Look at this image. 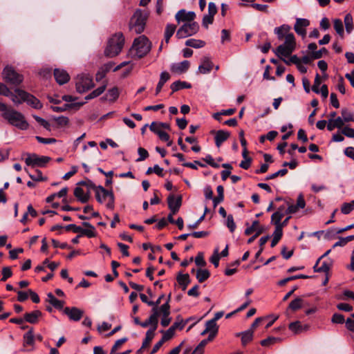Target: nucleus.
I'll return each mask as SVG.
<instances>
[{
	"instance_id": "nucleus-39",
	"label": "nucleus",
	"mask_w": 354,
	"mask_h": 354,
	"mask_svg": "<svg viewBox=\"0 0 354 354\" xmlns=\"http://www.w3.org/2000/svg\"><path fill=\"white\" fill-rule=\"evenodd\" d=\"M289 329L295 334L303 332V325L299 321L291 322L288 326Z\"/></svg>"
},
{
	"instance_id": "nucleus-47",
	"label": "nucleus",
	"mask_w": 354,
	"mask_h": 354,
	"mask_svg": "<svg viewBox=\"0 0 354 354\" xmlns=\"http://www.w3.org/2000/svg\"><path fill=\"white\" fill-rule=\"evenodd\" d=\"M353 17L351 16V15H350V14L346 15L344 17V24H345V26H346V30L348 33H350L353 28Z\"/></svg>"
},
{
	"instance_id": "nucleus-22",
	"label": "nucleus",
	"mask_w": 354,
	"mask_h": 354,
	"mask_svg": "<svg viewBox=\"0 0 354 354\" xmlns=\"http://www.w3.org/2000/svg\"><path fill=\"white\" fill-rule=\"evenodd\" d=\"M290 28H291L289 25L283 24L279 27L275 28L274 32L277 35L278 39L281 40L287 34L289 33Z\"/></svg>"
},
{
	"instance_id": "nucleus-59",
	"label": "nucleus",
	"mask_w": 354,
	"mask_h": 354,
	"mask_svg": "<svg viewBox=\"0 0 354 354\" xmlns=\"http://www.w3.org/2000/svg\"><path fill=\"white\" fill-rule=\"evenodd\" d=\"M138 153L140 156V157L136 160L138 162L142 161V160H145L149 156L148 151L142 147L138 148Z\"/></svg>"
},
{
	"instance_id": "nucleus-20",
	"label": "nucleus",
	"mask_w": 354,
	"mask_h": 354,
	"mask_svg": "<svg viewBox=\"0 0 354 354\" xmlns=\"http://www.w3.org/2000/svg\"><path fill=\"white\" fill-rule=\"evenodd\" d=\"M230 136V133L228 131L223 130L216 131L214 137L216 146L219 147L223 142L228 139Z\"/></svg>"
},
{
	"instance_id": "nucleus-7",
	"label": "nucleus",
	"mask_w": 354,
	"mask_h": 354,
	"mask_svg": "<svg viewBox=\"0 0 354 354\" xmlns=\"http://www.w3.org/2000/svg\"><path fill=\"white\" fill-rule=\"evenodd\" d=\"M2 74L5 81L12 85H19L24 80L23 75L18 73L11 66H6Z\"/></svg>"
},
{
	"instance_id": "nucleus-57",
	"label": "nucleus",
	"mask_w": 354,
	"mask_h": 354,
	"mask_svg": "<svg viewBox=\"0 0 354 354\" xmlns=\"http://www.w3.org/2000/svg\"><path fill=\"white\" fill-rule=\"evenodd\" d=\"M219 259H220V257H219V254H218V249L216 248L214 250V254L211 257L209 261L216 268L219 265Z\"/></svg>"
},
{
	"instance_id": "nucleus-50",
	"label": "nucleus",
	"mask_w": 354,
	"mask_h": 354,
	"mask_svg": "<svg viewBox=\"0 0 354 354\" xmlns=\"http://www.w3.org/2000/svg\"><path fill=\"white\" fill-rule=\"evenodd\" d=\"M342 119L345 122L354 121V115L352 112L347 111L346 109L342 110Z\"/></svg>"
},
{
	"instance_id": "nucleus-11",
	"label": "nucleus",
	"mask_w": 354,
	"mask_h": 354,
	"mask_svg": "<svg viewBox=\"0 0 354 354\" xmlns=\"http://www.w3.org/2000/svg\"><path fill=\"white\" fill-rule=\"evenodd\" d=\"M63 313L68 317V318L74 322L80 321L84 315V310L77 307H66L63 310Z\"/></svg>"
},
{
	"instance_id": "nucleus-58",
	"label": "nucleus",
	"mask_w": 354,
	"mask_h": 354,
	"mask_svg": "<svg viewBox=\"0 0 354 354\" xmlns=\"http://www.w3.org/2000/svg\"><path fill=\"white\" fill-rule=\"evenodd\" d=\"M2 278L1 281H6L9 277L12 276V270L9 267H4L2 269Z\"/></svg>"
},
{
	"instance_id": "nucleus-9",
	"label": "nucleus",
	"mask_w": 354,
	"mask_h": 354,
	"mask_svg": "<svg viewBox=\"0 0 354 354\" xmlns=\"http://www.w3.org/2000/svg\"><path fill=\"white\" fill-rule=\"evenodd\" d=\"M50 160L48 156H39L35 153L29 154L25 160V162L28 166L32 167H44Z\"/></svg>"
},
{
	"instance_id": "nucleus-21",
	"label": "nucleus",
	"mask_w": 354,
	"mask_h": 354,
	"mask_svg": "<svg viewBox=\"0 0 354 354\" xmlns=\"http://www.w3.org/2000/svg\"><path fill=\"white\" fill-rule=\"evenodd\" d=\"M74 195L81 203H85L89 200L90 192L84 194L82 188L77 187L74 189Z\"/></svg>"
},
{
	"instance_id": "nucleus-14",
	"label": "nucleus",
	"mask_w": 354,
	"mask_h": 354,
	"mask_svg": "<svg viewBox=\"0 0 354 354\" xmlns=\"http://www.w3.org/2000/svg\"><path fill=\"white\" fill-rule=\"evenodd\" d=\"M27 92L21 89H15V93L11 92L9 97L15 104L18 105L21 104L23 102H25L26 97H27Z\"/></svg>"
},
{
	"instance_id": "nucleus-6",
	"label": "nucleus",
	"mask_w": 354,
	"mask_h": 354,
	"mask_svg": "<svg viewBox=\"0 0 354 354\" xmlns=\"http://www.w3.org/2000/svg\"><path fill=\"white\" fill-rule=\"evenodd\" d=\"M76 90L80 93H84L94 87L91 76L86 74H81L77 76L75 82Z\"/></svg>"
},
{
	"instance_id": "nucleus-62",
	"label": "nucleus",
	"mask_w": 354,
	"mask_h": 354,
	"mask_svg": "<svg viewBox=\"0 0 354 354\" xmlns=\"http://www.w3.org/2000/svg\"><path fill=\"white\" fill-rule=\"evenodd\" d=\"M333 323L335 324H343L344 322V317L341 314L335 313L331 319Z\"/></svg>"
},
{
	"instance_id": "nucleus-45",
	"label": "nucleus",
	"mask_w": 354,
	"mask_h": 354,
	"mask_svg": "<svg viewBox=\"0 0 354 354\" xmlns=\"http://www.w3.org/2000/svg\"><path fill=\"white\" fill-rule=\"evenodd\" d=\"M284 213L280 211H277L271 216V221L274 224L275 227L278 226L281 218L283 217Z\"/></svg>"
},
{
	"instance_id": "nucleus-36",
	"label": "nucleus",
	"mask_w": 354,
	"mask_h": 354,
	"mask_svg": "<svg viewBox=\"0 0 354 354\" xmlns=\"http://www.w3.org/2000/svg\"><path fill=\"white\" fill-rule=\"evenodd\" d=\"M303 304L304 300L300 297H297L290 303L288 308L295 311L300 309L303 306Z\"/></svg>"
},
{
	"instance_id": "nucleus-30",
	"label": "nucleus",
	"mask_w": 354,
	"mask_h": 354,
	"mask_svg": "<svg viewBox=\"0 0 354 354\" xmlns=\"http://www.w3.org/2000/svg\"><path fill=\"white\" fill-rule=\"evenodd\" d=\"M185 45L194 48H200L205 46V42L201 39H189L185 41Z\"/></svg>"
},
{
	"instance_id": "nucleus-61",
	"label": "nucleus",
	"mask_w": 354,
	"mask_h": 354,
	"mask_svg": "<svg viewBox=\"0 0 354 354\" xmlns=\"http://www.w3.org/2000/svg\"><path fill=\"white\" fill-rule=\"evenodd\" d=\"M332 263L330 262L324 261L320 267H319L318 270L322 272H324L327 274L330 268H331Z\"/></svg>"
},
{
	"instance_id": "nucleus-48",
	"label": "nucleus",
	"mask_w": 354,
	"mask_h": 354,
	"mask_svg": "<svg viewBox=\"0 0 354 354\" xmlns=\"http://www.w3.org/2000/svg\"><path fill=\"white\" fill-rule=\"evenodd\" d=\"M281 339L279 337H269L261 341V345L263 346H268L271 344H274L278 342H280Z\"/></svg>"
},
{
	"instance_id": "nucleus-23",
	"label": "nucleus",
	"mask_w": 354,
	"mask_h": 354,
	"mask_svg": "<svg viewBox=\"0 0 354 354\" xmlns=\"http://www.w3.org/2000/svg\"><path fill=\"white\" fill-rule=\"evenodd\" d=\"M218 326L214 320L210 319L206 322L205 329L201 333L202 335L207 333H218Z\"/></svg>"
},
{
	"instance_id": "nucleus-25",
	"label": "nucleus",
	"mask_w": 354,
	"mask_h": 354,
	"mask_svg": "<svg viewBox=\"0 0 354 354\" xmlns=\"http://www.w3.org/2000/svg\"><path fill=\"white\" fill-rule=\"evenodd\" d=\"M152 312L153 313L151 315L149 319H147V320L152 326L151 328H155L156 330L158 326V317L160 315V312L158 308H153Z\"/></svg>"
},
{
	"instance_id": "nucleus-42",
	"label": "nucleus",
	"mask_w": 354,
	"mask_h": 354,
	"mask_svg": "<svg viewBox=\"0 0 354 354\" xmlns=\"http://www.w3.org/2000/svg\"><path fill=\"white\" fill-rule=\"evenodd\" d=\"M354 209V200L350 203H344L341 207V212L344 214H348Z\"/></svg>"
},
{
	"instance_id": "nucleus-33",
	"label": "nucleus",
	"mask_w": 354,
	"mask_h": 354,
	"mask_svg": "<svg viewBox=\"0 0 354 354\" xmlns=\"http://www.w3.org/2000/svg\"><path fill=\"white\" fill-rule=\"evenodd\" d=\"M189 283L190 279L188 274H182L178 273V286H181L183 290L186 289Z\"/></svg>"
},
{
	"instance_id": "nucleus-55",
	"label": "nucleus",
	"mask_w": 354,
	"mask_h": 354,
	"mask_svg": "<svg viewBox=\"0 0 354 354\" xmlns=\"http://www.w3.org/2000/svg\"><path fill=\"white\" fill-rule=\"evenodd\" d=\"M226 225L231 232H233L235 230L236 224L234 221L233 216L232 214H229L227 216Z\"/></svg>"
},
{
	"instance_id": "nucleus-49",
	"label": "nucleus",
	"mask_w": 354,
	"mask_h": 354,
	"mask_svg": "<svg viewBox=\"0 0 354 354\" xmlns=\"http://www.w3.org/2000/svg\"><path fill=\"white\" fill-rule=\"evenodd\" d=\"M283 44H286L287 46L291 47L295 49V36L292 33H288L285 37V42Z\"/></svg>"
},
{
	"instance_id": "nucleus-53",
	"label": "nucleus",
	"mask_w": 354,
	"mask_h": 354,
	"mask_svg": "<svg viewBox=\"0 0 354 354\" xmlns=\"http://www.w3.org/2000/svg\"><path fill=\"white\" fill-rule=\"evenodd\" d=\"M162 171L163 169L161 167H160L159 165H155L153 167H149L148 169L147 170L146 174H151L152 172H154L159 176H162Z\"/></svg>"
},
{
	"instance_id": "nucleus-17",
	"label": "nucleus",
	"mask_w": 354,
	"mask_h": 354,
	"mask_svg": "<svg viewBox=\"0 0 354 354\" xmlns=\"http://www.w3.org/2000/svg\"><path fill=\"white\" fill-rule=\"evenodd\" d=\"M202 63L198 66V72L202 74H206L211 71L213 64L210 61L209 58L205 57L202 59Z\"/></svg>"
},
{
	"instance_id": "nucleus-29",
	"label": "nucleus",
	"mask_w": 354,
	"mask_h": 354,
	"mask_svg": "<svg viewBox=\"0 0 354 354\" xmlns=\"http://www.w3.org/2000/svg\"><path fill=\"white\" fill-rule=\"evenodd\" d=\"M106 84H104V85L98 87L95 90L93 91L91 93L87 95L85 97V100H90L91 99H93L95 97L100 96L102 93H103L104 92V91L106 90Z\"/></svg>"
},
{
	"instance_id": "nucleus-1",
	"label": "nucleus",
	"mask_w": 354,
	"mask_h": 354,
	"mask_svg": "<svg viewBox=\"0 0 354 354\" xmlns=\"http://www.w3.org/2000/svg\"><path fill=\"white\" fill-rule=\"evenodd\" d=\"M148 17L149 13L147 11L140 9L136 10L130 19L129 30L136 34L142 32L145 28Z\"/></svg>"
},
{
	"instance_id": "nucleus-5",
	"label": "nucleus",
	"mask_w": 354,
	"mask_h": 354,
	"mask_svg": "<svg viewBox=\"0 0 354 354\" xmlns=\"http://www.w3.org/2000/svg\"><path fill=\"white\" fill-rule=\"evenodd\" d=\"M96 200L98 203H104L106 200L108 202L106 204L107 208L113 209L114 208V195L112 191H108L102 186H97L95 192Z\"/></svg>"
},
{
	"instance_id": "nucleus-12",
	"label": "nucleus",
	"mask_w": 354,
	"mask_h": 354,
	"mask_svg": "<svg viewBox=\"0 0 354 354\" xmlns=\"http://www.w3.org/2000/svg\"><path fill=\"white\" fill-rule=\"evenodd\" d=\"M167 203L170 209V213L167 216V221L171 223H177V221L173 218V215L177 212V198L174 194L169 195L167 197Z\"/></svg>"
},
{
	"instance_id": "nucleus-8",
	"label": "nucleus",
	"mask_w": 354,
	"mask_h": 354,
	"mask_svg": "<svg viewBox=\"0 0 354 354\" xmlns=\"http://www.w3.org/2000/svg\"><path fill=\"white\" fill-rule=\"evenodd\" d=\"M199 29L196 22L183 23L178 28V37H187L196 34Z\"/></svg>"
},
{
	"instance_id": "nucleus-38",
	"label": "nucleus",
	"mask_w": 354,
	"mask_h": 354,
	"mask_svg": "<svg viewBox=\"0 0 354 354\" xmlns=\"http://www.w3.org/2000/svg\"><path fill=\"white\" fill-rule=\"evenodd\" d=\"M119 97V91L117 87H113L111 89H109L106 94V98L109 101L113 102L116 100Z\"/></svg>"
},
{
	"instance_id": "nucleus-37",
	"label": "nucleus",
	"mask_w": 354,
	"mask_h": 354,
	"mask_svg": "<svg viewBox=\"0 0 354 354\" xmlns=\"http://www.w3.org/2000/svg\"><path fill=\"white\" fill-rule=\"evenodd\" d=\"M283 234V230H280L279 227H275V230L273 232V238L271 241V247L274 248L279 241Z\"/></svg>"
},
{
	"instance_id": "nucleus-60",
	"label": "nucleus",
	"mask_w": 354,
	"mask_h": 354,
	"mask_svg": "<svg viewBox=\"0 0 354 354\" xmlns=\"http://www.w3.org/2000/svg\"><path fill=\"white\" fill-rule=\"evenodd\" d=\"M320 84H321L320 77H319V75L318 73H317L315 78L314 84L312 87V90L316 93H319V86H320Z\"/></svg>"
},
{
	"instance_id": "nucleus-54",
	"label": "nucleus",
	"mask_w": 354,
	"mask_h": 354,
	"mask_svg": "<svg viewBox=\"0 0 354 354\" xmlns=\"http://www.w3.org/2000/svg\"><path fill=\"white\" fill-rule=\"evenodd\" d=\"M288 173V170L286 169H280L279 171H277V172L274 173V174H272L269 176H267L266 178V180H271V179H274L278 176H285L286 174Z\"/></svg>"
},
{
	"instance_id": "nucleus-52",
	"label": "nucleus",
	"mask_w": 354,
	"mask_h": 354,
	"mask_svg": "<svg viewBox=\"0 0 354 354\" xmlns=\"http://www.w3.org/2000/svg\"><path fill=\"white\" fill-rule=\"evenodd\" d=\"M128 340L127 337H123L122 339H118L114 345L112 346L110 354H113L116 351H118L120 346L125 343Z\"/></svg>"
},
{
	"instance_id": "nucleus-15",
	"label": "nucleus",
	"mask_w": 354,
	"mask_h": 354,
	"mask_svg": "<svg viewBox=\"0 0 354 354\" xmlns=\"http://www.w3.org/2000/svg\"><path fill=\"white\" fill-rule=\"evenodd\" d=\"M196 14L193 11H186L184 9L178 10V25L180 23L195 22Z\"/></svg>"
},
{
	"instance_id": "nucleus-2",
	"label": "nucleus",
	"mask_w": 354,
	"mask_h": 354,
	"mask_svg": "<svg viewBox=\"0 0 354 354\" xmlns=\"http://www.w3.org/2000/svg\"><path fill=\"white\" fill-rule=\"evenodd\" d=\"M124 44V37L122 32L114 34L108 41L104 55L109 57L118 55L122 50Z\"/></svg>"
},
{
	"instance_id": "nucleus-19",
	"label": "nucleus",
	"mask_w": 354,
	"mask_h": 354,
	"mask_svg": "<svg viewBox=\"0 0 354 354\" xmlns=\"http://www.w3.org/2000/svg\"><path fill=\"white\" fill-rule=\"evenodd\" d=\"M42 315L40 310H36L30 313H26L24 314V321L30 324H36L38 322V319Z\"/></svg>"
},
{
	"instance_id": "nucleus-40",
	"label": "nucleus",
	"mask_w": 354,
	"mask_h": 354,
	"mask_svg": "<svg viewBox=\"0 0 354 354\" xmlns=\"http://www.w3.org/2000/svg\"><path fill=\"white\" fill-rule=\"evenodd\" d=\"M333 26L337 33L341 37H344V26L341 19H335L333 21Z\"/></svg>"
},
{
	"instance_id": "nucleus-24",
	"label": "nucleus",
	"mask_w": 354,
	"mask_h": 354,
	"mask_svg": "<svg viewBox=\"0 0 354 354\" xmlns=\"http://www.w3.org/2000/svg\"><path fill=\"white\" fill-rule=\"evenodd\" d=\"M35 343V336L33 328H30L29 330L24 335V346H33Z\"/></svg>"
},
{
	"instance_id": "nucleus-3",
	"label": "nucleus",
	"mask_w": 354,
	"mask_h": 354,
	"mask_svg": "<svg viewBox=\"0 0 354 354\" xmlns=\"http://www.w3.org/2000/svg\"><path fill=\"white\" fill-rule=\"evenodd\" d=\"M3 119L8 123L20 130H26L29 127L28 122L25 116L20 112L11 108L8 112L3 114Z\"/></svg>"
},
{
	"instance_id": "nucleus-27",
	"label": "nucleus",
	"mask_w": 354,
	"mask_h": 354,
	"mask_svg": "<svg viewBox=\"0 0 354 354\" xmlns=\"http://www.w3.org/2000/svg\"><path fill=\"white\" fill-rule=\"evenodd\" d=\"M25 102H26L29 105L32 106L33 108L37 109H39L42 107V105L39 100L29 93H28V96L27 97H26Z\"/></svg>"
},
{
	"instance_id": "nucleus-32",
	"label": "nucleus",
	"mask_w": 354,
	"mask_h": 354,
	"mask_svg": "<svg viewBox=\"0 0 354 354\" xmlns=\"http://www.w3.org/2000/svg\"><path fill=\"white\" fill-rule=\"evenodd\" d=\"M252 329H248L244 332L241 333L239 335L241 336V342L243 345H245L250 342L253 338Z\"/></svg>"
},
{
	"instance_id": "nucleus-34",
	"label": "nucleus",
	"mask_w": 354,
	"mask_h": 354,
	"mask_svg": "<svg viewBox=\"0 0 354 354\" xmlns=\"http://www.w3.org/2000/svg\"><path fill=\"white\" fill-rule=\"evenodd\" d=\"M209 275L210 273L207 269H198L196 272V279L200 283L207 280Z\"/></svg>"
},
{
	"instance_id": "nucleus-56",
	"label": "nucleus",
	"mask_w": 354,
	"mask_h": 354,
	"mask_svg": "<svg viewBox=\"0 0 354 354\" xmlns=\"http://www.w3.org/2000/svg\"><path fill=\"white\" fill-rule=\"evenodd\" d=\"M33 118L35 119V120L37 122H39L40 124V125L44 127L46 130H48V131L50 130V124L47 120H46L37 115H33Z\"/></svg>"
},
{
	"instance_id": "nucleus-35",
	"label": "nucleus",
	"mask_w": 354,
	"mask_h": 354,
	"mask_svg": "<svg viewBox=\"0 0 354 354\" xmlns=\"http://www.w3.org/2000/svg\"><path fill=\"white\" fill-rule=\"evenodd\" d=\"M111 64H105L95 75L97 82L101 81L106 75V73L111 69Z\"/></svg>"
},
{
	"instance_id": "nucleus-43",
	"label": "nucleus",
	"mask_w": 354,
	"mask_h": 354,
	"mask_svg": "<svg viewBox=\"0 0 354 354\" xmlns=\"http://www.w3.org/2000/svg\"><path fill=\"white\" fill-rule=\"evenodd\" d=\"M176 30V26L175 25H167L165 28V42L167 44L169 42V40L170 37L174 35Z\"/></svg>"
},
{
	"instance_id": "nucleus-4",
	"label": "nucleus",
	"mask_w": 354,
	"mask_h": 354,
	"mask_svg": "<svg viewBox=\"0 0 354 354\" xmlns=\"http://www.w3.org/2000/svg\"><path fill=\"white\" fill-rule=\"evenodd\" d=\"M151 47V42L148 38L145 35H142L134 39L131 53L132 56L140 59L145 56L150 51Z\"/></svg>"
},
{
	"instance_id": "nucleus-44",
	"label": "nucleus",
	"mask_w": 354,
	"mask_h": 354,
	"mask_svg": "<svg viewBox=\"0 0 354 354\" xmlns=\"http://www.w3.org/2000/svg\"><path fill=\"white\" fill-rule=\"evenodd\" d=\"M202 318H199V319H196V318H194V317H189L188 319H186L185 320H181V321H179L178 320V330H182L185 326L187 324V322L191 320V319H194L195 320V322L191 324L187 330H189L191 328H192L197 322H198Z\"/></svg>"
},
{
	"instance_id": "nucleus-16",
	"label": "nucleus",
	"mask_w": 354,
	"mask_h": 354,
	"mask_svg": "<svg viewBox=\"0 0 354 354\" xmlns=\"http://www.w3.org/2000/svg\"><path fill=\"white\" fill-rule=\"evenodd\" d=\"M54 77L56 82L60 85L67 83L70 80L69 75L63 69H55Z\"/></svg>"
},
{
	"instance_id": "nucleus-26",
	"label": "nucleus",
	"mask_w": 354,
	"mask_h": 354,
	"mask_svg": "<svg viewBox=\"0 0 354 354\" xmlns=\"http://www.w3.org/2000/svg\"><path fill=\"white\" fill-rule=\"evenodd\" d=\"M48 301L55 308L62 309L64 306V301L57 299L51 292L47 295Z\"/></svg>"
},
{
	"instance_id": "nucleus-13",
	"label": "nucleus",
	"mask_w": 354,
	"mask_h": 354,
	"mask_svg": "<svg viewBox=\"0 0 354 354\" xmlns=\"http://www.w3.org/2000/svg\"><path fill=\"white\" fill-rule=\"evenodd\" d=\"M310 21L306 19L297 18L294 26V30L296 33L304 37L306 35V28L308 26Z\"/></svg>"
},
{
	"instance_id": "nucleus-64",
	"label": "nucleus",
	"mask_w": 354,
	"mask_h": 354,
	"mask_svg": "<svg viewBox=\"0 0 354 354\" xmlns=\"http://www.w3.org/2000/svg\"><path fill=\"white\" fill-rule=\"evenodd\" d=\"M342 133L346 137L354 138V129L353 128L346 127L342 129Z\"/></svg>"
},
{
	"instance_id": "nucleus-10",
	"label": "nucleus",
	"mask_w": 354,
	"mask_h": 354,
	"mask_svg": "<svg viewBox=\"0 0 354 354\" xmlns=\"http://www.w3.org/2000/svg\"><path fill=\"white\" fill-rule=\"evenodd\" d=\"M254 232V235L248 240V243H252L261 234L264 232V227L263 226H259V222L257 220L254 221L252 225L245 229V234L250 235Z\"/></svg>"
},
{
	"instance_id": "nucleus-18",
	"label": "nucleus",
	"mask_w": 354,
	"mask_h": 354,
	"mask_svg": "<svg viewBox=\"0 0 354 354\" xmlns=\"http://www.w3.org/2000/svg\"><path fill=\"white\" fill-rule=\"evenodd\" d=\"M293 50H294L293 48L287 46L286 44H283L279 46L276 48L274 52L279 57L282 59V57L289 56L292 53Z\"/></svg>"
},
{
	"instance_id": "nucleus-31",
	"label": "nucleus",
	"mask_w": 354,
	"mask_h": 354,
	"mask_svg": "<svg viewBox=\"0 0 354 354\" xmlns=\"http://www.w3.org/2000/svg\"><path fill=\"white\" fill-rule=\"evenodd\" d=\"M218 194L216 197L212 198L214 206L216 207L221 203L224 199V189L221 185H218L216 188Z\"/></svg>"
},
{
	"instance_id": "nucleus-41",
	"label": "nucleus",
	"mask_w": 354,
	"mask_h": 354,
	"mask_svg": "<svg viewBox=\"0 0 354 354\" xmlns=\"http://www.w3.org/2000/svg\"><path fill=\"white\" fill-rule=\"evenodd\" d=\"M176 328H177V322H174L172 326L163 334L161 339L165 342L171 338L174 335V330Z\"/></svg>"
},
{
	"instance_id": "nucleus-46",
	"label": "nucleus",
	"mask_w": 354,
	"mask_h": 354,
	"mask_svg": "<svg viewBox=\"0 0 354 354\" xmlns=\"http://www.w3.org/2000/svg\"><path fill=\"white\" fill-rule=\"evenodd\" d=\"M81 235H84L88 236V238L95 237L96 236V232H95V228L93 226H91L89 228H85L83 229L82 227V231H80Z\"/></svg>"
},
{
	"instance_id": "nucleus-63",
	"label": "nucleus",
	"mask_w": 354,
	"mask_h": 354,
	"mask_svg": "<svg viewBox=\"0 0 354 354\" xmlns=\"http://www.w3.org/2000/svg\"><path fill=\"white\" fill-rule=\"evenodd\" d=\"M214 21V17H212V16H209V15H205L203 18V21H202V24L203 26L207 28H208V26L209 24H212Z\"/></svg>"
},
{
	"instance_id": "nucleus-51",
	"label": "nucleus",
	"mask_w": 354,
	"mask_h": 354,
	"mask_svg": "<svg viewBox=\"0 0 354 354\" xmlns=\"http://www.w3.org/2000/svg\"><path fill=\"white\" fill-rule=\"evenodd\" d=\"M54 120H55L58 127H64L68 125L69 122L68 118L65 116L57 117L55 118Z\"/></svg>"
},
{
	"instance_id": "nucleus-28",
	"label": "nucleus",
	"mask_w": 354,
	"mask_h": 354,
	"mask_svg": "<svg viewBox=\"0 0 354 354\" xmlns=\"http://www.w3.org/2000/svg\"><path fill=\"white\" fill-rule=\"evenodd\" d=\"M154 332H155V328H150L147 331L146 337L142 342L141 349L145 348L150 344L151 340L153 339V338L155 335Z\"/></svg>"
}]
</instances>
